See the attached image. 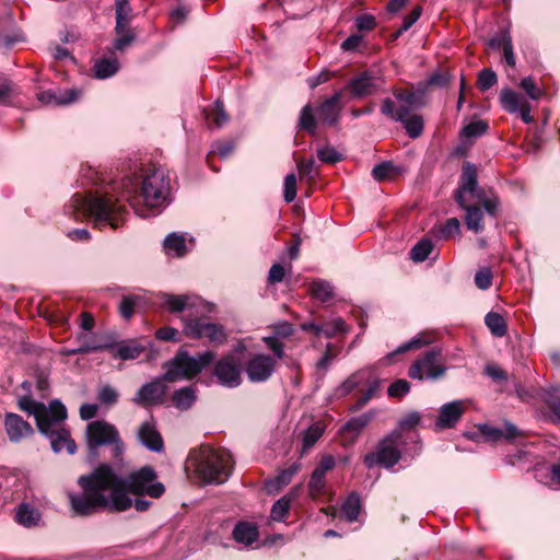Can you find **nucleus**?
Segmentation results:
<instances>
[{
  "mask_svg": "<svg viewBox=\"0 0 560 560\" xmlns=\"http://www.w3.org/2000/svg\"><path fill=\"white\" fill-rule=\"evenodd\" d=\"M119 194L114 189L104 194L73 195L68 211L75 219L90 217L94 225L102 229L120 226L127 215L122 201H127L139 217L154 214L164 207L170 196V178L162 167H149L121 179Z\"/></svg>",
  "mask_w": 560,
  "mask_h": 560,
  "instance_id": "obj_1",
  "label": "nucleus"
},
{
  "mask_svg": "<svg viewBox=\"0 0 560 560\" xmlns=\"http://www.w3.org/2000/svg\"><path fill=\"white\" fill-rule=\"evenodd\" d=\"M78 483L82 493H69V501L72 511L79 516H89L100 511L125 512L132 506L130 494L159 499L165 493V486L158 480L156 471L151 466H143L120 477L110 465L102 464L92 472L80 476Z\"/></svg>",
  "mask_w": 560,
  "mask_h": 560,
  "instance_id": "obj_2",
  "label": "nucleus"
},
{
  "mask_svg": "<svg viewBox=\"0 0 560 560\" xmlns=\"http://www.w3.org/2000/svg\"><path fill=\"white\" fill-rule=\"evenodd\" d=\"M232 456L225 450H214L203 445L189 453L187 467L201 482L223 483L232 471Z\"/></svg>",
  "mask_w": 560,
  "mask_h": 560,
  "instance_id": "obj_3",
  "label": "nucleus"
},
{
  "mask_svg": "<svg viewBox=\"0 0 560 560\" xmlns=\"http://www.w3.org/2000/svg\"><path fill=\"white\" fill-rule=\"evenodd\" d=\"M215 352L207 350L190 355L186 350H179L175 357L163 364L164 378L173 383L180 380H191L214 362Z\"/></svg>",
  "mask_w": 560,
  "mask_h": 560,
  "instance_id": "obj_4",
  "label": "nucleus"
},
{
  "mask_svg": "<svg viewBox=\"0 0 560 560\" xmlns=\"http://www.w3.org/2000/svg\"><path fill=\"white\" fill-rule=\"evenodd\" d=\"M85 435L88 447L92 453H95L101 446L112 445L113 457L121 458L125 445L114 424L104 420L92 421L86 427Z\"/></svg>",
  "mask_w": 560,
  "mask_h": 560,
  "instance_id": "obj_5",
  "label": "nucleus"
},
{
  "mask_svg": "<svg viewBox=\"0 0 560 560\" xmlns=\"http://www.w3.org/2000/svg\"><path fill=\"white\" fill-rule=\"evenodd\" d=\"M393 95L398 103V107L396 108L395 102L387 97L382 102L381 113L396 121L406 120L407 117L412 116V110L424 105L423 95L420 93L407 90H394Z\"/></svg>",
  "mask_w": 560,
  "mask_h": 560,
  "instance_id": "obj_6",
  "label": "nucleus"
},
{
  "mask_svg": "<svg viewBox=\"0 0 560 560\" xmlns=\"http://www.w3.org/2000/svg\"><path fill=\"white\" fill-rule=\"evenodd\" d=\"M400 440L401 434L398 431H394L384 439H382L378 442L376 450L364 456V465L369 469L375 466H382L385 468H392L393 466H395L401 457V453L399 450Z\"/></svg>",
  "mask_w": 560,
  "mask_h": 560,
  "instance_id": "obj_7",
  "label": "nucleus"
},
{
  "mask_svg": "<svg viewBox=\"0 0 560 560\" xmlns=\"http://www.w3.org/2000/svg\"><path fill=\"white\" fill-rule=\"evenodd\" d=\"M19 407L23 411L33 415L39 432H48V420L55 416L56 420H66L67 409L59 400H52L46 407L43 402L33 400L28 396H24L19 400Z\"/></svg>",
  "mask_w": 560,
  "mask_h": 560,
  "instance_id": "obj_8",
  "label": "nucleus"
},
{
  "mask_svg": "<svg viewBox=\"0 0 560 560\" xmlns=\"http://www.w3.org/2000/svg\"><path fill=\"white\" fill-rule=\"evenodd\" d=\"M446 368L444 366L442 350L440 348H432L410 365L408 376L418 381H423L424 378L435 381L444 376Z\"/></svg>",
  "mask_w": 560,
  "mask_h": 560,
  "instance_id": "obj_9",
  "label": "nucleus"
},
{
  "mask_svg": "<svg viewBox=\"0 0 560 560\" xmlns=\"http://www.w3.org/2000/svg\"><path fill=\"white\" fill-rule=\"evenodd\" d=\"M244 366L233 352L222 355L213 364L212 375L217 383L226 388H236L243 382Z\"/></svg>",
  "mask_w": 560,
  "mask_h": 560,
  "instance_id": "obj_10",
  "label": "nucleus"
},
{
  "mask_svg": "<svg viewBox=\"0 0 560 560\" xmlns=\"http://www.w3.org/2000/svg\"><path fill=\"white\" fill-rule=\"evenodd\" d=\"M184 332L190 338H207L210 342L218 345L226 340V334L221 325L196 318L185 320Z\"/></svg>",
  "mask_w": 560,
  "mask_h": 560,
  "instance_id": "obj_11",
  "label": "nucleus"
},
{
  "mask_svg": "<svg viewBox=\"0 0 560 560\" xmlns=\"http://www.w3.org/2000/svg\"><path fill=\"white\" fill-rule=\"evenodd\" d=\"M477 198L480 200V206H466L462 207L463 209H466V217L465 222L467 225V229L472 231L474 233H480L483 231L485 226L482 223L483 219V211H485L492 218L495 217L499 201L497 198H486L481 199V196L477 194Z\"/></svg>",
  "mask_w": 560,
  "mask_h": 560,
  "instance_id": "obj_12",
  "label": "nucleus"
},
{
  "mask_svg": "<svg viewBox=\"0 0 560 560\" xmlns=\"http://www.w3.org/2000/svg\"><path fill=\"white\" fill-rule=\"evenodd\" d=\"M277 366V360L268 354H253L245 364V372L252 383L268 381Z\"/></svg>",
  "mask_w": 560,
  "mask_h": 560,
  "instance_id": "obj_13",
  "label": "nucleus"
},
{
  "mask_svg": "<svg viewBox=\"0 0 560 560\" xmlns=\"http://www.w3.org/2000/svg\"><path fill=\"white\" fill-rule=\"evenodd\" d=\"M165 382L167 381L164 378L163 374L162 376L143 384L136 393L132 401L136 405L143 407L163 404L167 390Z\"/></svg>",
  "mask_w": 560,
  "mask_h": 560,
  "instance_id": "obj_14",
  "label": "nucleus"
},
{
  "mask_svg": "<svg viewBox=\"0 0 560 560\" xmlns=\"http://www.w3.org/2000/svg\"><path fill=\"white\" fill-rule=\"evenodd\" d=\"M380 88V79L371 71H363L352 78L342 90H348L352 98L361 100L374 95Z\"/></svg>",
  "mask_w": 560,
  "mask_h": 560,
  "instance_id": "obj_15",
  "label": "nucleus"
},
{
  "mask_svg": "<svg viewBox=\"0 0 560 560\" xmlns=\"http://www.w3.org/2000/svg\"><path fill=\"white\" fill-rule=\"evenodd\" d=\"M65 420H56L55 416L48 420V432H40L50 440L51 448L55 453H60L66 450L69 454H74L77 445L70 438V432L62 427Z\"/></svg>",
  "mask_w": 560,
  "mask_h": 560,
  "instance_id": "obj_16",
  "label": "nucleus"
},
{
  "mask_svg": "<svg viewBox=\"0 0 560 560\" xmlns=\"http://www.w3.org/2000/svg\"><path fill=\"white\" fill-rule=\"evenodd\" d=\"M343 90L336 91L329 98L325 100L317 107L319 121L327 126H335L340 119L342 109L341 97Z\"/></svg>",
  "mask_w": 560,
  "mask_h": 560,
  "instance_id": "obj_17",
  "label": "nucleus"
},
{
  "mask_svg": "<svg viewBox=\"0 0 560 560\" xmlns=\"http://www.w3.org/2000/svg\"><path fill=\"white\" fill-rule=\"evenodd\" d=\"M464 411L465 407L462 400L444 404L440 408L439 416L435 420L436 429L444 430L454 428L464 415Z\"/></svg>",
  "mask_w": 560,
  "mask_h": 560,
  "instance_id": "obj_18",
  "label": "nucleus"
},
{
  "mask_svg": "<svg viewBox=\"0 0 560 560\" xmlns=\"http://www.w3.org/2000/svg\"><path fill=\"white\" fill-rule=\"evenodd\" d=\"M4 428L9 440L14 443H19L34 433L32 425L27 421L21 416L11 412L5 415Z\"/></svg>",
  "mask_w": 560,
  "mask_h": 560,
  "instance_id": "obj_19",
  "label": "nucleus"
},
{
  "mask_svg": "<svg viewBox=\"0 0 560 560\" xmlns=\"http://www.w3.org/2000/svg\"><path fill=\"white\" fill-rule=\"evenodd\" d=\"M137 436L139 442L151 452L161 453L164 450L163 439L152 420L141 423Z\"/></svg>",
  "mask_w": 560,
  "mask_h": 560,
  "instance_id": "obj_20",
  "label": "nucleus"
},
{
  "mask_svg": "<svg viewBox=\"0 0 560 560\" xmlns=\"http://www.w3.org/2000/svg\"><path fill=\"white\" fill-rule=\"evenodd\" d=\"M82 95L80 89L52 91L47 90L37 94V100L45 105H68L77 102Z\"/></svg>",
  "mask_w": 560,
  "mask_h": 560,
  "instance_id": "obj_21",
  "label": "nucleus"
},
{
  "mask_svg": "<svg viewBox=\"0 0 560 560\" xmlns=\"http://www.w3.org/2000/svg\"><path fill=\"white\" fill-rule=\"evenodd\" d=\"M161 305L170 313H180L186 310H191L199 304V298L195 295H175L170 293H162L160 295Z\"/></svg>",
  "mask_w": 560,
  "mask_h": 560,
  "instance_id": "obj_22",
  "label": "nucleus"
},
{
  "mask_svg": "<svg viewBox=\"0 0 560 560\" xmlns=\"http://www.w3.org/2000/svg\"><path fill=\"white\" fill-rule=\"evenodd\" d=\"M478 186L477 171L474 164L465 163L459 187L455 191V200L459 207H465L464 194H475Z\"/></svg>",
  "mask_w": 560,
  "mask_h": 560,
  "instance_id": "obj_23",
  "label": "nucleus"
},
{
  "mask_svg": "<svg viewBox=\"0 0 560 560\" xmlns=\"http://www.w3.org/2000/svg\"><path fill=\"white\" fill-rule=\"evenodd\" d=\"M535 478L553 490H560V464H552L536 470Z\"/></svg>",
  "mask_w": 560,
  "mask_h": 560,
  "instance_id": "obj_24",
  "label": "nucleus"
},
{
  "mask_svg": "<svg viewBox=\"0 0 560 560\" xmlns=\"http://www.w3.org/2000/svg\"><path fill=\"white\" fill-rule=\"evenodd\" d=\"M301 486H295L291 491L279 499L271 508L270 516L273 521H283L287 516L291 502L299 495Z\"/></svg>",
  "mask_w": 560,
  "mask_h": 560,
  "instance_id": "obj_25",
  "label": "nucleus"
},
{
  "mask_svg": "<svg viewBox=\"0 0 560 560\" xmlns=\"http://www.w3.org/2000/svg\"><path fill=\"white\" fill-rule=\"evenodd\" d=\"M197 399L196 388L192 386L182 387L173 393L172 401L179 410H188Z\"/></svg>",
  "mask_w": 560,
  "mask_h": 560,
  "instance_id": "obj_26",
  "label": "nucleus"
},
{
  "mask_svg": "<svg viewBox=\"0 0 560 560\" xmlns=\"http://www.w3.org/2000/svg\"><path fill=\"white\" fill-rule=\"evenodd\" d=\"M233 537L240 544L250 545L258 538V529L250 523L240 522L234 527Z\"/></svg>",
  "mask_w": 560,
  "mask_h": 560,
  "instance_id": "obj_27",
  "label": "nucleus"
},
{
  "mask_svg": "<svg viewBox=\"0 0 560 560\" xmlns=\"http://www.w3.org/2000/svg\"><path fill=\"white\" fill-rule=\"evenodd\" d=\"M40 520V513L37 509L32 508L26 503H22L18 506L15 513V521L24 527H32L38 524Z\"/></svg>",
  "mask_w": 560,
  "mask_h": 560,
  "instance_id": "obj_28",
  "label": "nucleus"
},
{
  "mask_svg": "<svg viewBox=\"0 0 560 560\" xmlns=\"http://www.w3.org/2000/svg\"><path fill=\"white\" fill-rule=\"evenodd\" d=\"M120 63L116 58H101L94 63V73L97 79H107L118 72Z\"/></svg>",
  "mask_w": 560,
  "mask_h": 560,
  "instance_id": "obj_29",
  "label": "nucleus"
},
{
  "mask_svg": "<svg viewBox=\"0 0 560 560\" xmlns=\"http://www.w3.org/2000/svg\"><path fill=\"white\" fill-rule=\"evenodd\" d=\"M144 350V347L131 340L117 345L114 357L121 360L137 359Z\"/></svg>",
  "mask_w": 560,
  "mask_h": 560,
  "instance_id": "obj_30",
  "label": "nucleus"
},
{
  "mask_svg": "<svg viewBox=\"0 0 560 560\" xmlns=\"http://www.w3.org/2000/svg\"><path fill=\"white\" fill-rule=\"evenodd\" d=\"M312 296L323 303L329 302L334 298V287L325 280H315L310 288Z\"/></svg>",
  "mask_w": 560,
  "mask_h": 560,
  "instance_id": "obj_31",
  "label": "nucleus"
},
{
  "mask_svg": "<svg viewBox=\"0 0 560 560\" xmlns=\"http://www.w3.org/2000/svg\"><path fill=\"white\" fill-rule=\"evenodd\" d=\"M299 127L312 136L316 135L317 121L315 118V109L311 104H306L301 109Z\"/></svg>",
  "mask_w": 560,
  "mask_h": 560,
  "instance_id": "obj_32",
  "label": "nucleus"
},
{
  "mask_svg": "<svg viewBox=\"0 0 560 560\" xmlns=\"http://www.w3.org/2000/svg\"><path fill=\"white\" fill-rule=\"evenodd\" d=\"M360 510L361 502L357 493H351L341 505V514L348 522L357 521Z\"/></svg>",
  "mask_w": 560,
  "mask_h": 560,
  "instance_id": "obj_33",
  "label": "nucleus"
},
{
  "mask_svg": "<svg viewBox=\"0 0 560 560\" xmlns=\"http://www.w3.org/2000/svg\"><path fill=\"white\" fill-rule=\"evenodd\" d=\"M485 323L495 337H503L508 331L503 316L497 312H489L485 317Z\"/></svg>",
  "mask_w": 560,
  "mask_h": 560,
  "instance_id": "obj_34",
  "label": "nucleus"
},
{
  "mask_svg": "<svg viewBox=\"0 0 560 560\" xmlns=\"http://www.w3.org/2000/svg\"><path fill=\"white\" fill-rule=\"evenodd\" d=\"M163 244L166 253H174L177 257H183L186 254V241L182 234H168Z\"/></svg>",
  "mask_w": 560,
  "mask_h": 560,
  "instance_id": "obj_35",
  "label": "nucleus"
},
{
  "mask_svg": "<svg viewBox=\"0 0 560 560\" xmlns=\"http://www.w3.org/2000/svg\"><path fill=\"white\" fill-rule=\"evenodd\" d=\"M206 117L208 121L218 128L223 127L229 121V116L224 110L223 103L217 100L213 107L206 110Z\"/></svg>",
  "mask_w": 560,
  "mask_h": 560,
  "instance_id": "obj_36",
  "label": "nucleus"
},
{
  "mask_svg": "<svg viewBox=\"0 0 560 560\" xmlns=\"http://www.w3.org/2000/svg\"><path fill=\"white\" fill-rule=\"evenodd\" d=\"M503 108L509 113H517L520 106L525 102L516 92L504 89L500 94Z\"/></svg>",
  "mask_w": 560,
  "mask_h": 560,
  "instance_id": "obj_37",
  "label": "nucleus"
},
{
  "mask_svg": "<svg viewBox=\"0 0 560 560\" xmlns=\"http://www.w3.org/2000/svg\"><path fill=\"white\" fill-rule=\"evenodd\" d=\"M460 234V222L456 218H451L444 224L438 228V237L444 241L458 237Z\"/></svg>",
  "mask_w": 560,
  "mask_h": 560,
  "instance_id": "obj_38",
  "label": "nucleus"
},
{
  "mask_svg": "<svg viewBox=\"0 0 560 560\" xmlns=\"http://www.w3.org/2000/svg\"><path fill=\"white\" fill-rule=\"evenodd\" d=\"M428 343H429V340L425 339L423 336H421V335L417 336V337L412 338L411 340L400 345L394 352L388 353L383 360L386 361V363H390L392 359L396 354L404 353V352H407V351L413 350V349H419Z\"/></svg>",
  "mask_w": 560,
  "mask_h": 560,
  "instance_id": "obj_39",
  "label": "nucleus"
},
{
  "mask_svg": "<svg viewBox=\"0 0 560 560\" xmlns=\"http://www.w3.org/2000/svg\"><path fill=\"white\" fill-rule=\"evenodd\" d=\"M324 429L320 423L311 425L303 435L302 453L308 452L323 435Z\"/></svg>",
  "mask_w": 560,
  "mask_h": 560,
  "instance_id": "obj_40",
  "label": "nucleus"
},
{
  "mask_svg": "<svg viewBox=\"0 0 560 560\" xmlns=\"http://www.w3.org/2000/svg\"><path fill=\"white\" fill-rule=\"evenodd\" d=\"M406 130V133L416 139L421 136L423 131V119L420 115H412L400 121Z\"/></svg>",
  "mask_w": 560,
  "mask_h": 560,
  "instance_id": "obj_41",
  "label": "nucleus"
},
{
  "mask_svg": "<svg viewBox=\"0 0 560 560\" xmlns=\"http://www.w3.org/2000/svg\"><path fill=\"white\" fill-rule=\"evenodd\" d=\"M298 172L301 179L306 178L307 182H313L318 176V170L316 168L315 161L313 159L310 160H299L298 161Z\"/></svg>",
  "mask_w": 560,
  "mask_h": 560,
  "instance_id": "obj_42",
  "label": "nucleus"
},
{
  "mask_svg": "<svg viewBox=\"0 0 560 560\" xmlns=\"http://www.w3.org/2000/svg\"><path fill=\"white\" fill-rule=\"evenodd\" d=\"M432 252V243L429 240L418 242L410 252L413 261H424Z\"/></svg>",
  "mask_w": 560,
  "mask_h": 560,
  "instance_id": "obj_43",
  "label": "nucleus"
},
{
  "mask_svg": "<svg viewBox=\"0 0 560 560\" xmlns=\"http://www.w3.org/2000/svg\"><path fill=\"white\" fill-rule=\"evenodd\" d=\"M372 418L373 416L371 413H363L358 417L351 418L343 425V430L358 434L370 423Z\"/></svg>",
  "mask_w": 560,
  "mask_h": 560,
  "instance_id": "obj_44",
  "label": "nucleus"
},
{
  "mask_svg": "<svg viewBox=\"0 0 560 560\" xmlns=\"http://www.w3.org/2000/svg\"><path fill=\"white\" fill-rule=\"evenodd\" d=\"M326 487V477L320 475L319 472H312L310 482H308V493L313 499L318 498L325 491Z\"/></svg>",
  "mask_w": 560,
  "mask_h": 560,
  "instance_id": "obj_45",
  "label": "nucleus"
},
{
  "mask_svg": "<svg viewBox=\"0 0 560 560\" xmlns=\"http://www.w3.org/2000/svg\"><path fill=\"white\" fill-rule=\"evenodd\" d=\"M119 393L109 384L103 385L98 389L97 399L102 405L113 406L118 401Z\"/></svg>",
  "mask_w": 560,
  "mask_h": 560,
  "instance_id": "obj_46",
  "label": "nucleus"
},
{
  "mask_svg": "<svg viewBox=\"0 0 560 560\" xmlns=\"http://www.w3.org/2000/svg\"><path fill=\"white\" fill-rule=\"evenodd\" d=\"M301 470V464L300 463H293L288 468L283 469L279 472V475L276 478V483L278 488H282L287 485H289L292 480V478Z\"/></svg>",
  "mask_w": 560,
  "mask_h": 560,
  "instance_id": "obj_47",
  "label": "nucleus"
},
{
  "mask_svg": "<svg viewBox=\"0 0 560 560\" xmlns=\"http://www.w3.org/2000/svg\"><path fill=\"white\" fill-rule=\"evenodd\" d=\"M488 124L483 120L472 121L466 125L462 130V136L465 138H476L486 133Z\"/></svg>",
  "mask_w": 560,
  "mask_h": 560,
  "instance_id": "obj_48",
  "label": "nucleus"
},
{
  "mask_svg": "<svg viewBox=\"0 0 560 560\" xmlns=\"http://www.w3.org/2000/svg\"><path fill=\"white\" fill-rule=\"evenodd\" d=\"M559 389H552L546 393L545 402L552 412L555 421H560V397L557 395Z\"/></svg>",
  "mask_w": 560,
  "mask_h": 560,
  "instance_id": "obj_49",
  "label": "nucleus"
},
{
  "mask_svg": "<svg viewBox=\"0 0 560 560\" xmlns=\"http://www.w3.org/2000/svg\"><path fill=\"white\" fill-rule=\"evenodd\" d=\"M325 330L324 336L327 338H331L339 332H346L348 330L347 324L340 317L332 319L331 322H327L323 324Z\"/></svg>",
  "mask_w": 560,
  "mask_h": 560,
  "instance_id": "obj_50",
  "label": "nucleus"
},
{
  "mask_svg": "<svg viewBox=\"0 0 560 560\" xmlns=\"http://www.w3.org/2000/svg\"><path fill=\"white\" fill-rule=\"evenodd\" d=\"M296 197V176L291 173L284 177L283 198L285 202H292Z\"/></svg>",
  "mask_w": 560,
  "mask_h": 560,
  "instance_id": "obj_51",
  "label": "nucleus"
},
{
  "mask_svg": "<svg viewBox=\"0 0 560 560\" xmlns=\"http://www.w3.org/2000/svg\"><path fill=\"white\" fill-rule=\"evenodd\" d=\"M492 278L493 275L490 268H481L475 275V284L480 290H488L492 284Z\"/></svg>",
  "mask_w": 560,
  "mask_h": 560,
  "instance_id": "obj_52",
  "label": "nucleus"
},
{
  "mask_svg": "<svg viewBox=\"0 0 560 560\" xmlns=\"http://www.w3.org/2000/svg\"><path fill=\"white\" fill-rule=\"evenodd\" d=\"M395 172V166L392 162H383L377 164L372 170V175L374 179L382 182L388 177H390Z\"/></svg>",
  "mask_w": 560,
  "mask_h": 560,
  "instance_id": "obj_53",
  "label": "nucleus"
},
{
  "mask_svg": "<svg viewBox=\"0 0 560 560\" xmlns=\"http://www.w3.org/2000/svg\"><path fill=\"white\" fill-rule=\"evenodd\" d=\"M318 159L324 163L334 164L342 159V154L339 153L332 147H323L317 150Z\"/></svg>",
  "mask_w": 560,
  "mask_h": 560,
  "instance_id": "obj_54",
  "label": "nucleus"
},
{
  "mask_svg": "<svg viewBox=\"0 0 560 560\" xmlns=\"http://www.w3.org/2000/svg\"><path fill=\"white\" fill-rule=\"evenodd\" d=\"M497 82V74L490 69H483L479 75L477 85L480 91H487Z\"/></svg>",
  "mask_w": 560,
  "mask_h": 560,
  "instance_id": "obj_55",
  "label": "nucleus"
},
{
  "mask_svg": "<svg viewBox=\"0 0 560 560\" xmlns=\"http://www.w3.org/2000/svg\"><path fill=\"white\" fill-rule=\"evenodd\" d=\"M421 14V7L413 8L412 11L407 16H405L402 25L397 31L395 37H399L402 33L408 31L420 19Z\"/></svg>",
  "mask_w": 560,
  "mask_h": 560,
  "instance_id": "obj_56",
  "label": "nucleus"
},
{
  "mask_svg": "<svg viewBox=\"0 0 560 560\" xmlns=\"http://www.w3.org/2000/svg\"><path fill=\"white\" fill-rule=\"evenodd\" d=\"M279 339L280 338H277L276 336H266L262 338V341L266 343L268 349L273 352L276 360L284 357V345Z\"/></svg>",
  "mask_w": 560,
  "mask_h": 560,
  "instance_id": "obj_57",
  "label": "nucleus"
},
{
  "mask_svg": "<svg viewBox=\"0 0 560 560\" xmlns=\"http://www.w3.org/2000/svg\"><path fill=\"white\" fill-rule=\"evenodd\" d=\"M410 390V384L406 380H397L390 384L387 389V394L390 397L399 398L406 395Z\"/></svg>",
  "mask_w": 560,
  "mask_h": 560,
  "instance_id": "obj_58",
  "label": "nucleus"
},
{
  "mask_svg": "<svg viewBox=\"0 0 560 560\" xmlns=\"http://www.w3.org/2000/svg\"><path fill=\"white\" fill-rule=\"evenodd\" d=\"M110 348H113V345L109 343H101L96 341H82V343L77 348V351H81V354H85Z\"/></svg>",
  "mask_w": 560,
  "mask_h": 560,
  "instance_id": "obj_59",
  "label": "nucleus"
},
{
  "mask_svg": "<svg viewBox=\"0 0 560 560\" xmlns=\"http://www.w3.org/2000/svg\"><path fill=\"white\" fill-rule=\"evenodd\" d=\"M451 81V75L447 71H436L428 79V85L443 88Z\"/></svg>",
  "mask_w": 560,
  "mask_h": 560,
  "instance_id": "obj_60",
  "label": "nucleus"
},
{
  "mask_svg": "<svg viewBox=\"0 0 560 560\" xmlns=\"http://www.w3.org/2000/svg\"><path fill=\"white\" fill-rule=\"evenodd\" d=\"M118 37L114 40L113 47L115 50L122 51L127 46H129L135 40V34L132 31H127V33L117 34Z\"/></svg>",
  "mask_w": 560,
  "mask_h": 560,
  "instance_id": "obj_61",
  "label": "nucleus"
},
{
  "mask_svg": "<svg viewBox=\"0 0 560 560\" xmlns=\"http://www.w3.org/2000/svg\"><path fill=\"white\" fill-rule=\"evenodd\" d=\"M272 331H273L272 336H276L277 338H288L293 334L294 329H293L292 324L283 320V322H279V323L275 324L272 326Z\"/></svg>",
  "mask_w": 560,
  "mask_h": 560,
  "instance_id": "obj_62",
  "label": "nucleus"
},
{
  "mask_svg": "<svg viewBox=\"0 0 560 560\" xmlns=\"http://www.w3.org/2000/svg\"><path fill=\"white\" fill-rule=\"evenodd\" d=\"M521 88L526 92V94L532 98V100H538L539 96H540V91L539 89L537 88L535 81L530 78V77H527V78H524L522 81H521Z\"/></svg>",
  "mask_w": 560,
  "mask_h": 560,
  "instance_id": "obj_63",
  "label": "nucleus"
},
{
  "mask_svg": "<svg viewBox=\"0 0 560 560\" xmlns=\"http://www.w3.org/2000/svg\"><path fill=\"white\" fill-rule=\"evenodd\" d=\"M135 296H125L119 305L120 315L126 319L130 318L135 311Z\"/></svg>",
  "mask_w": 560,
  "mask_h": 560,
  "instance_id": "obj_64",
  "label": "nucleus"
}]
</instances>
